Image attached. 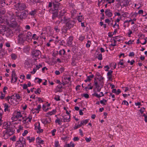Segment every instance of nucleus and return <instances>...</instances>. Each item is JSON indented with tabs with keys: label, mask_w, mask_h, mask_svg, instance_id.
<instances>
[{
	"label": "nucleus",
	"mask_w": 147,
	"mask_h": 147,
	"mask_svg": "<svg viewBox=\"0 0 147 147\" xmlns=\"http://www.w3.org/2000/svg\"><path fill=\"white\" fill-rule=\"evenodd\" d=\"M32 34L30 32H28L26 34H25L24 32L18 35V40L22 42H24L25 41H28L31 39Z\"/></svg>",
	"instance_id": "obj_1"
},
{
	"label": "nucleus",
	"mask_w": 147,
	"mask_h": 147,
	"mask_svg": "<svg viewBox=\"0 0 147 147\" xmlns=\"http://www.w3.org/2000/svg\"><path fill=\"white\" fill-rule=\"evenodd\" d=\"M94 85L95 86L96 88L97 91L100 92L103 85V82L100 80L97 81L95 79L94 81Z\"/></svg>",
	"instance_id": "obj_2"
},
{
	"label": "nucleus",
	"mask_w": 147,
	"mask_h": 147,
	"mask_svg": "<svg viewBox=\"0 0 147 147\" xmlns=\"http://www.w3.org/2000/svg\"><path fill=\"white\" fill-rule=\"evenodd\" d=\"M11 20L7 22L8 25L10 27L12 28L15 27L17 25V23L14 18V16L12 13L11 15Z\"/></svg>",
	"instance_id": "obj_3"
},
{
	"label": "nucleus",
	"mask_w": 147,
	"mask_h": 147,
	"mask_svg": "<svg viewBox=\"0 0 147 147\" xmlns=\"http://www.w3.org/2000/svg\"><path fill=\"white\" fill-rule=\"evenodd\" d=\"M53 7L50 11H58L59 7L60 6V3L57 0H54L53 1Z\"/></svg>",
	"instance_id": "obj_4"
},
{
	"label": "nucleus",
	"mask_w": 147,
	"mask_h": 147,
	"mask_svg": "<svg viewBox=\"0 0 147 147\" xmlns=\"http://www.w3.org/2000/svg\"><path fill=\"white\" fill-rule=\"evenodd\" d=\"M22 117V115L21 112L15 111L12 117L11 118V119L12 120L15 121L17 120L18 118Z\"/></svg>",
	"instance_id": "obj_5"
},
{
	"label": "nucleus",
	"mask_w": 147,
	"mask_h": 147,
	"mask_svg": "<svg viewBox=\"0 0 147 147\" xmlns=\"http://www.w3.org/2000/svg\"><path fill=\"white\" fill-rule=\"evenodd\" d=\"M15 7L17 10L22 11L26 8V5L23 3H18L15 5Z\"/></svg>",
	"instance_id": "obj_6"
},
{
	"label": "nucleus",
	"mask_w": 147,
	"mask_h": 147,
	"mask_svg": "<svg viewBox=\"0 0 147 147\" xmlns=\"http://www.w3.org/2000/svg\"><path fill=\"white\" fill-rule=\"evenodd\" d=\"M28 10L22 11L20 13L16 12V15L20 19H25L27 16V12Z\"/></svg>",
	"instance_id": "obj_7"
},
{
	"label": "nucleus",
	"mask_w": 147,
	"mask_h": 147,
	"mask_svg": "<svg viewBox=\"0 0 147 147\" xmlns=\"http://www.w3.org/2000/svg\"><path fill=\"white\" fill-rule=\"evenodd\" d=\"M75 24V22L74 20H69L66 23V27H67V28L69 29L73 28Z\"/></svg>",
	"instance_id": "obj_8"
},
{
	"label": "nucleus",
	"mask_w": 147,
	"mask_h": 147,
	"mask_svg": "<svg viewBox=\"0 0 147 147\" xmlns=\"http://www.w3.org/2000/svg\"><path fill=\"white\" fill-rule=\"evenodd\" d=\"M42 123L44 125H48L51 122V119L50 117L48 118H44L41 120Z\"/></svg>",
	"instance_id": "obj_9"
},
{
	"label": "nucleus",
	"mask_w": 147,
	"mask_h": 147,
	"mask_svg": "<svg viewBox=\"0 0 147 147\" xmlns=\"http://www.w3.org/2000/svg\"><path fill=\"white\" fill-rule=\"evenodd\" d=\"M14 129L12 127H10L7 129H6V133L8 135L11 136L13 135L15 132Z\"/></svg>",
	"instance_id": "obj_10"
},
{
	"label": "nucleus",
	"mask_w": 147,
	"mask_h": 147,
	"mask_svg": "<svg viewBox=\"0 0 147 147\" xmlns=\"http://www.w3.org/2000/svg\"><path fill=\"white\" fill-rule=\"evenodd\" d=\"M40 123L39 122H37L35 124V128L36 129H37V132H42L43 131V130L42 129H41V127H40Z\"/></svg>",
	"instance_id": "obj_11"
},
{
	"label": "nucleus",
	"mask_w": 147,
	"mask_h": 147,
	"mask_svg": "<svg viewBox=\"0 0 147 147\" xmlns=\"http://www.w3.org/2000/svg\"><path fill=\"white\" fill-rule=\"evenodd\" d=\"M62 119L64 122H68L70 121V116L69 115H65L62 116Z\"/></svg>",
	"instance_id": "obj_12"
},
{
	"label": "nucleus",
	"mask_w": 147,
	"mask_h": 147,
	"mask_svg": "<svg viewBox=\"0 0 147 147\" xmlns=\"http://www.w3.org/2000/svg\"><path fill=\"white\" fill-rule=\"evenodd\" d=\"M32 53L33 55L35 57H38L41 53L39 50H33Z\"/></svg>",
	"instance_id": "obj_13"
},
{
	"label": "nucleus",
	"mask_w": 147,
	"mask_h": 147,
	"mask_svg": "<svg viewBox=\"0 0 147 147\" xmlns=\"http://www.w3.org/2000/svg\"><path fill=\"white\" fill-rule=\"evenodd\" d=\"M32 118L31 115H29L28 117L23 119L22 122L24 124L28 123V122H30Z\"/></svg>",
	"instance_id": "obj_14"
},
{
	"label": "nucleus",
	"mask_w": 147,
	"mask_h": 147,
	"mask_svg": "<svg viewBox=\"0 0 147 147\" xmlns=\"http://www.w3.org/2000/svg\"><path fill=\"white\" fill-rule=\"evenodd\" d=\"M105 15L108 17H111L112 16L113 13L112 11L110 9H106L105 11Z\"/></svg>",
	"instance_id": "obj_15"
},
{
	"label": "nucleus",
	"mask_w": 147,
	"mask_h": 147,
	"mask_svg": "<svg viewBox=\"0 0 147 147\" xmlns=\"http://www.w3.org/2000/svg\"><path fill=\"white\" fill-rule=\"evenodd\" d=\"M124 1V3L123 2H121L120 5L121 6L124 7L127 6L129 4V2L131 0H123Z\"/></svg>",
	"instance_id": "obj_16"
},
{
	"label": "nucleus",
	"mask_w": 147,
	"mask_h": 147,
	"mask_svg": "<svg viewBox=\"0 0 147 147\" xmlns=\"http://www.w3.org/2000/svg\"><path fill=\"white\" fill-rule=\"evenodd\" d=\"M7 28L5 26H0V34H4L6 31Z\"/></svg>",
	"instance_id": "obj_17"
},
{
	"label": "nucleus",
	"mask_w": 147,
	"mask_h": 147,
	"mask_svg": "<svg viewBox=\"0 0 147 147\" xmlns=\"http://www.w3.org/2000/svg\"><path fill=\"white\" fill-rule=\"evenodd\" d=\"M19 140L21 141L22 147H24L26 145L25 139L23 137H21L19 138Z\"/></svg>",
	"instance_id": "obj_18"
},
{
	"label": "nucleus",
	"mask_w": 147,
	"mask_h": 147,
	"mask_svg": "<svg viewBox=\"0 0 147 147\" xmlns=\"http://www.w3.org/2000/svg\"><path fill=\"white\" fill-rule=\"evenodd\" d=\"M53 14L52 18L54 20L57 17L58 14V11H51Z\"/></svg>",
	"instance_id": "obj_19"
},
{
	"label": "nucleus",
	"mask_w": 147,
	"mask_h": 147,
	"mask_svg": "<svg viewBox=\"0 0 147 147\" xmlns=\"http://www.w3.org/2000/svg\"><path fill=\"white\" fill-rule=\"evenodd\" d=\"M89 119H83L80 121V124L81 125V126H84L86 125L88 122Z\"/></svg>",
	"instance_id": "obj_20"
},
{
	"label": "nucleus",
	"mask_w": 147,
	"mask_h": 147,
	"mask_svg": "<svg viewBox=\"0 0 147 147\" xmlns=\"http://www.w3.org/2000/svg\"><path fill=\"white\" fill-rule=\"evenodd\" d=\"M37 12V9H34L33 10H32L29 13V15H30L32 17H34L36 14Z\"/></svg>",
	"instance_id": "obj_21"
},
{
	"label": "nucleus",
	"mask_w": 147,
	"mask_h": 147,
	"mask_svg": "<svg viewBox=\"0 0 147 147\" xmlns=\"http://www.w3.org/2000/svg\"><path fill=\"white\" fill-rule=\"evenodd\" d=\"M3 105L4 108V110L5 112H9L10 111L9 106L6 103H5L3 104Z\"/></svg>",
	"instance_id": "obj_22"
},
{
	"label": "nucleus",
	"mask_w": 147,
	"mask_h": 147,
	"mask_svg": "<svg viewBox=\"0 0 147 147\" xmlns=\"http://www.w3.org/2000/svg\"><path fill=\"white\" fill-rule=\"evenodd\" d=\"M11 77L13 78H14L15 80V82H16L18 78L16 75V74L14 71H12Z\"/></svg>",
	"instance_id": "obj_23"
},
{
	"label": "nucleus",
	"mask_w": 147,
	"mask_h": 147,
	"mask_svg": "<svg viewBox=\"0 0 147 147\" xmlns=\"http://www.w3.org/2000/svg\"><path fill=\"white\" fill-rule=\"evenodd\" d=\"M10 127V124H9L7 122H5L4 123L3 125V128L7 129Z\"/></svg>",
	"instance_id": "obj_24"
},
{
	"label": "nucleus",
	"mask_w": 147,
	"mask_h": 147,
	"mask_svg": "<svg viewBox=\"0 0 147 147\" xmlns=\"http://www.w3.org/2000/svg\"><path fill=\"white\" fill-rule=\"evenodd\" d=\"M36 140V142L39 144H43L44 143V141L41 140V138L39 137H37Z\"/></svg>",
	"instance_id": "obj_25"
},
{
	"label": "nucleus",
	"mask_w": 147,
	"mask_h": 147,
	"mask_svg": "<svg viewBox=\"0 0 147 147\" xmlns=\"http://www.w3.org/2000/svg\"><path fill=\"white\" fill-rule=\"evenodd\" d=\"M56 111L55 110L53 109L52 111L48 112L46 114V116L48 117L49 116L51 115H52L54 114L55 113Z\"/></svg>",
	"instance_id": "obj_26"
},
{
	"label": "nucleus",
	"mask_w": 147,
	"mask_h": 147,
	"mask_svg": "<svg viewBox=\"0 0 147 147\" xmlns=\"http://www.w3.org/2000/svg\"><path fill=\"white\" fill-rule=\"evenodd\" d=\"M100 94H101V95H100V94L99 95L96 92H95L93 94H92V95L93 96H95L99 98L104 96L103 93L102 92H100Z\"/></svg>",
	"instance_id": "obj_27"
},
{
	"label": "nucleus",
	"mask_w": 147,
	"mask_h": 147,
	"mask_svg": "<svg viewBox=\"0 0 147 147\" xmlns=\"http://www.w3.org/2000/svg\"><path fill=\"white\" fill-rule=\"evenodd\" d=\"M3 113V110L0 107V125H1L3 123V120L1 119V116Z\"/></svg>",
	"instance_id": "obj_28"
},
{
	"label": "nucleus",
	"mask_w": 147,
	"mask_h": 147,
	"mask_svg": "<svg viewBox=\"0 0 147 147\" xmlns=\"http://www.w3.org/2000/svg\"><path fill=\"white\" fill-rule=\"evenodd\" d=\"M27 140L29 141L30 143L33 142L35 140V138L34 137H31L30 136L27 137Z\"/></svg>",
	"instance_id": "obj_29"
},
{
	"label": "nucleus",
	"mask_w": 147,
	"mask_h": 147,
	"mask_svg": "<svg viewBox=\"0 0 147 147\" xmlns=\"http://www.w3.org/2000/svg\"><path fill=\"white\" fill-rule=\"evenodd\" d=\"M70 20V18L66 16H64L63 19L61 20V22H62L63 21L65 22H67L68 21Z\"/></svg>",
	"instance_id": "obj_30"
},
{
	"label": "nucleus",
	"mask_w": 147,
	"mask_h": 147,
	"mask_svg": "<svg viewBox=\"0 0 147 147\" xmlns=\"http://www.w3.org/2000/svg\"><path fill=\"white\" fill-rule=\"evenodd\" d=\"M71 17L74 18V16H76V14L77 11L75 9H72L71 11Z\"/></svg>",
	"instance_id": "obj_31"
},
{
	"label": "nucleus",
	"mask_w": 147,
	"mask_h": 147,
	"mask_svg": "<svg viewBox=\"0 0 147 147\" xmlns=\"http://www.w3.org/2000/svg\"><path fill=\"white\" fill-rule=\"evenodd\" d=\"M109 0H98V5L99 6L102 5L105 2V1L107 2L109 1Z\"/></svg>",
	"instance_id": "obj_32"
},
{
	"label": "nucleus",
	"mask_w": 147,
	"mask_h": 147,
	"mask_svg": "<svg viewBox=\"0 0 147 147\" xmlns=\"http://www.w3.org/2000/svg\"><path fill=\"white\" fill-rule=\"evenodd\" d=\"M30 50V48L29 47H24L23 49V52L25 53H27L29 52Z\"/></svg>",
	"instance_id": "obj_33"
},
{
	"label": "nucleus",
	"mask_w": 147,
	"mask_h": 147,
	"mask_svg": "<svg viewBox=\"0 0 147 147\" xmlns=\"http://www.w3.org/2000/svg\"><path fill=\"white\" fill-rule=\"evenodd\" d=\"M138 15V13L136 12H132L130 14L131 18H136L137 16Z\"/></svg>",
	"instance_id": "obj_34"
},
{
	"label": "nucleus",
	"mask_w": 147,
	"mask_h": 147,
	"mask_svg": "<svg viewBox=\"0 0 147 147\" xmlns=\"http://www.w3.org/2000/svg\"><path fill=\"white\" fill-rule=\"evenodd\" d=\"M66 13V10L64 8L61 9V11L60 12L59 15L61 16H63Z\"/></svg>",
	"instance_id": "obj_35"
},
{
	"label": "nucleus",
	"mask_w": 147,
	"mask_h": 147,
	"mask_svg": "<svg viewBox=\"0 0 147 147\" xmlns=\"http://www.w3.org/2000/svg\"><path fill=\"white\" fill-rule=\"evenodd\" d=\"M75 146L74 144L71 142L69 144H67L64 146L65 147H74Z\"/></svg>",
	"instance_id": "obj_36"
},
{
	"label": "nucleus",
	"mask_w": 147,
	"mask_h": 147,
	"mask_svg": "<svg viewBox=\"0 0 147 147\" xmlns=\"http://www.w3.org/2000/svg\"><path fill=\"white\" fill-rule=\"evenodd\" d=\"M129 26V23L128 22V20H126L124 21L123 23V26L125 28L126 27H128Z\"/></svg>",
	"instance_id": "obj_37"
},
{
	"label": "nucleus",
	"mask_w": 147,
	"mask_h": 147,
	"mask_svg": "<svg viewBox=\"0 0 147 147\" xmlns=\"http://www.w3.org/2000/svg\"><path fill=\"white\" fill-rule=\"evenodd\" d=\"M15 145L16 147H22L21 141L19 140L17 141Z\"/></svg>",
	"instance_id": "obj_38"
},
{
	"label": "nucleus",
	"mask_w": 147,
	"mask_h": 147,
	"mask_svg": "<svg viewBox=\"0 0 147 147\" xmlns=\"http://www.w3.org/2000/svg\"><path fill=\"white\" fill-rule=\"evenodd\" d=\"M65 51L64 49L61 50L59 52V54L61 55H63V56H65Z\"/></svg>",
	"instance_id": "obj_39"
},
{
	"label": "nucleus",
	"mask_w": 147,
	"mask_h": 147,
	"mask_svg": "<svg viewBox=\"0 0 147 147\" xmlns=\"http://www.w3.org/2000/svg\"><path fill=\"white\" fill-rule=\"evenodd\" d=\"M73 39V38L72 37H69L67 41L68 43L70 45H71L72 43V41Z\"/></svg>",
	"instance_id": "obj_40"
},
{
	"label": "nucleus",
	"mask_w": 147,
	"mask_h": 147,
	"mask_svg": "<svg viewBox=\"0 0 147 147\" xmlns=\"http://www.w3.org/2000/svg\"><path fill=\"white\" fill-rule=\"evenodd\" d=\"M67 27L63 26V28H62V32L64 33H66L67 31Z\"/></svg>",
	"instance_id": "obj_41"
},
{
	"label": "nucleus",
	"mask_w": 147,
	"mask_h": 147,
	"mask_svg": "<svg viewBox=\"0 0 147 147\" xmlns=\"http://www.w3.org/2000/svg\"><path fill=\"white\" fill-rule=\"evenodd\" d=\"M27 2L29 3L30 4L32 5L34 3V2H36V0H26Z\"/></svg>",
	"instance_id": "obj_42"
},
{
	"label": "nucleus",
	"mask_w": 147,
	"mask_h": 147,
	"mask_svg": "<svg viewBox=\"0 0 147 147\" xmlns=\"http://www.w3.org/2000/svg\"><path fill=\"white\" fill-rule=\"evenodd\" d=\"M38 36L36 34H34L32 37V38L34 40H37L38 38Z\"/></svg>",
	"instance_id": "obj_43"
},
{
	"label": "nucleus",
	"mask_w": 147,
	"mask_h": 147,
	"mask_svg": "<svg viewBox=\"0 0 147 147\" xmlns=\"http://www.w3.org/2000/svg\"><path fill=\"white\" fill-rule=\"evenodd\" d=\"M11 59L13 60H15L17 58V55L14 53L12 54L11 55Z\"/></svg>",
	"instance_id": "obj_44"
},
{
	"label": "nucleus",
	"mask_w": 147,
	"mask_h": 147,
	"mask_svg": "<svg viewBox=\"0 0 147 147\" xmlns=\"http://www.w3.org/2000/svg\"><path fill=\"white\" fill-rule=\"evenodd\" d=\"M5 4V0H0V5L3 7Z\"/></svg>",
	"instance_id": "obj_45"
},
{
	"label": "nucleus",
	"mask_w": 147,
	"mask_h": 147,
	"mask_svg": "<svg viewBox=\"0 0 147 147\" xmlns=\"http://www.w3.org/2000/svg\"><path fill=\"white\" fill-rule=\"evenodd\" d=\"M55 123H58L59 125H61V120L60 119L57 118L55 121Z\"/></svg>",
	"instance_id": "obj_46"
},
{
	"label": "nucleus",
	"mask_w": 147,
	"mask_h": 147,
	"mask_svg": "<svg viewBox=\"0 0 147 147\" xmlns=\"http://www.w3.org/2000/svg\"><path fill=\"white\" fill-rule=\"evenodd\" d=\"M85 38V36L84 35H80L79 38V40L81 41H83Z\"/></svg>",
	"instance_id": "obj_47"
},
{
	"label": "nucleus",
	"mask_w": 147,
	"mask_h": 147,
	"mask_svg": "<svg viewBox=\"0 0 147 147\" xmlns=\"http://www.w3.org/2000/svg\"><path fill=\"white\" fill-rule=\"evenodd\" d=\"M41 108V106L40 105H38L37 106V108L34 109V110H36L37 111V113L39 112V111Z\"/></svg>",
	"instance_id": "obj_48"
},
{
	"label": "nucleus",
	"mask_w": 147,
	"mask_h": 147,
	"mask_svg": "<svg viewBox=\"0 0 147 147\" xmlns=\"http://www.w3.org/2000/svg\"><path fill=\"white\" fill-rule=\"evenodd\" d=\"M54 146L55 147H60V145L58 141H55V142Z\"/></svg>",
	"instance_id": "obj_49"
},
{
	"label": "nucleus",
	"mask_w": 147,
	"mask_h": 147,
	"mask_svg": "<svg viewBox=\"0 0 147 147\" xmlns=\"http://www.w3.org/2000/svg\"><path fill=\"white\" fill-rule=\"evenodd\" d=\"M60 97L59 95H55L54 98L56 100L58 101L60 100Z\"/></svg>",
	"instance_id": "obj_50"
},
{
	"label": "nucleus",
	"mask_w": 147,
	"mask_h": 147,
	"mask_svg": "<svg viewBox=\"0 0 147 147\" xmlns=\"http://www.w3.org/2000/svg\"><path fill=\"white\" fill-rule=\"evenodd\" d=\"M94 77V75L93 74H92L87 76V79L88 80V81H90L91 80L92 78Z\"/></svg>",
	"instance_id": "obj_51"
},
{
	"label": "nucleus",
	"mask_w": 147,
	"mask_h": 147,
	"mask_svg": "<svg viewBox=\"0 0 147 147\" xmlns=\"http://www.w3.org/2000/svg\"><path fill=\"white\" fill-rule=\"evenodd\" d=\"M91 44V41L90 40H88L87 41V43L86 45V47L87 48L89 47H90V45Z\"/></svg>",
	"instance_id": "obj_52"
},
{
	"label": "nucleus",
	"mask_w": 147,
	"mask_h": 147,
	"mask_svg": "<svg viewBox=\"0 0 147 147\" xmlns=\"http://www.w3.org/2000/svg\"><path fill=\"white\" fill-rule=\"evenodd\" d=\"M1 95L0 96V98L1 99H3L5 96V94L3 93L2 92H1Z\"/></svg>",
	"instance_id": "obj_53"
},
{
	"label": "nucleus",
	"mask_w": 147,
	"mask_h": 147,
	"mask_svg": "<svg viewBox=\"0 0 147 147\" xmlns=\"http://www.w3.org/2000/svg\"><path fill=\"white\" fill-rule=\"evenodd\" d=\"M11 97L9 96H8L7 97L5 98V99L6 100L8 101V103L9 104H11L10 101L9 100L10 99Z\"/></svg>",
	"instance_id": "obj_54"
},
{
	"label": "nucleus",
	"mask_w": 147,
	"mask_h": 147,
	"mask_svg": "<svg viewBox=\"0 0 147 147\" xmlns=\"http://www.w3.org/2000/svg\"><path fill=\"white\" fill-rule=\"evenodd\" d=\"M41 92L40 89L39 88H38L37 89L36 91H34L35 93L36 94H40V92Z\"/></svg>",
	"instance_id": "obj_55"
},
{
	"label": "nucleus",
	"mask_w": 147,
	"mask_h": 147,
	"mask_svg": "<svg viewBox=\"0 0 147 147\" xmlns=\"http://www.w3.org/2000/svg\"><path fill=\"white\" fill-rule=\"evenodd\" d=\"M116 46V44H111L109 46L110 47V49H112V50H113L114 49V48L113 47H114Z\"/></svg>",
	"instance_id": "obj_56"
},
{
	"label": "nucleus",
	"mask_w": 147,
	"mask_h": 147,
	"mask_svg": "<svg viewBox=\"0 0 147 147\" xmlns=\"http://www.w3.org/2000/svg\"><path fill=\"white\" fill-rule=\"evenodd\" d=\"M97 58L99 60H101L102 59V55L101 54H99L97 57Z\"/></svg>",
	"instance_id": "obj_57"
},
{
	"label": "nucleus",
	"mask_w": 147,
	"mask_h": 147,
	"mask_svg": "<svg viewBox=\"0 0 147 147\" xmlns=\"http://www.w3.org/2000/svg\"><path fill=\"white\" fill-rule=\"evenodd\" d=\"M107 101L106 100L103 99L102 100H101L100 102L101 104L105 105L106 104L105 103V102H106Z\"/></svg>",
	"instance_id": "obj_58"
},
{
	"label": "nucleus",
	"mask_w": 147,
	"mask_h": 147,
	"mask_svg": "<svg viewBox=\"0 0 147 147\" xmlns=\"http://www.w3.org/2000/svg\"><path fill=\"white\" fill-rule=\"evenodd\" d=\"M15 96L16 97L17 100H18L20 99L21 97L19 94H16Z\"/></svg>",
	"instance_id": "obj_59"
},
{
	"label": "nucleus",
	"mask_w": 147,
	"mask_h": 147,
	"mask_svg": "<svg viewBox=\"0 0 147 147\" xmlns=\"http://www.w3.org/2000/svg\"><path fill=\"white\" fill-rule=\"evenodd\" d=\"M76 60V59H72V61L71 62V64L73 66H75V65H76V64L75 62Z\"/></svg>",
	"instance_id": "obj_60"
},
{
	"label": "nucleus",
	"mask_w": 147,
	"mask_h": 147,
	"mask_svg": "<svg viewBox=\"0 0 147 147\" xmlns=\"http://www.w3.org/2000/svg\"><path fill=\"white\" fill-rule=\"evenodd\" d=\"M38 80L37 81V82L38 83L40 84L42 82V80L41 79H40L38 78H35V80Z\"/></svg>",
	"instance_id": "obj_61"
},
{
	"label": "nucleus",
	"mask_w": 147,
	"mask_h": 147,
	"mask_svg": "<svg viewBox=\"0 0 147 147\" xmlns=\"http://www.w3.org/2000/svg\"><path fill=\"white\" fill-rule=\"evenodd\" d=\"M81 127V125H80V124H78L77 125H75V126L74 127V129H76L80 127Z\"/></svg>",
	"instance_id": "obj_62"
},
{
	"label": "nucleus",
	"mask_w": 147,
	"mask_h": 147,
	"mask_svg": "<svg viewBox=\"0 0 147 147\" xmlns=\"http://www.w3.org/2000/svg\"><path fill=\"white\" fill-rule=\"evenodd\" d=\"M122 104V105H126L127 106L128 105H129L128 102L127 101L125 100H123V101Z\"/></svg>",
	"instance_id": "obj_63"
},
{
	"label": "nucleus",
	"mask_w": 147,
	"mask_h": 147,
	"mask_svg": "<svg viewBox=\"0 0 147 147\" xmlns=\"http://www.w3.org/2000/svg\"><path fill=\"white\" fill-rule=\"evenodd\" d=\"M56 131V129H54L53 130L51 131L52 135L53 136H54L55 135V133Z\"/></svg>",
	"instance_id": "obj_64"
}]
</instances>
